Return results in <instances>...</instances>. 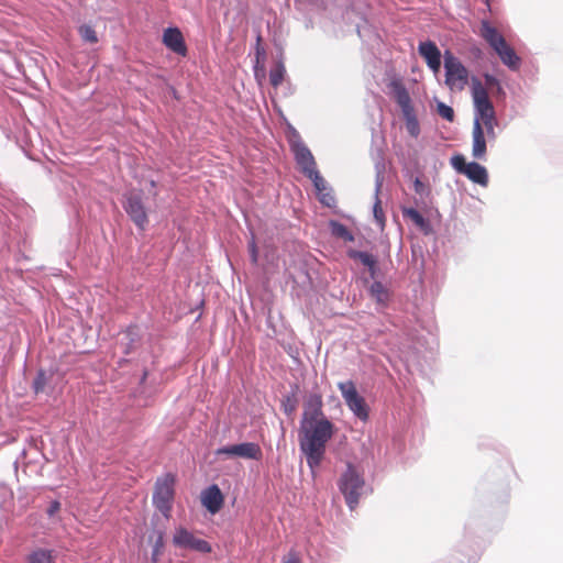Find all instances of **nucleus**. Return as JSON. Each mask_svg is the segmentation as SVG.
Masks as SVG:
<instances>
[{"label": "nucleus", "instance_id": "2f4dec72", "mask_svg": "<svg viewBox=\"0 0 563 563\" xmlns=\"http://www.w3.org/2000/svg\"><path fill=\"white\" fill-rule=\"evenodd\" d=\"M318 199L325 207H333L335 205V198L331 194V189L318 194Z\"/></svg>", "mask_w": 563, "mask_h": 563}, {"label": "nucleus", "instance_id": "79ce46f5", "mask_svg": "<svg viewBox=\"0 0 563 563\" xmlns=\"http://www.w3.org/2000/svg\"><path fill=\"white\" fill-rule=\"evenodd\" d=\"M368 271H369V274H371V277L374 278L375 275H376V269H377V266H376V261L374 262V266L372 267H367Z\"/></svg>", "mask_w": 563, "mask_h": 563}, {"label": "nucleus", "instance_id": "a878e982", "mask_svg": "<svg viewBox=\"0 0 563 563\" xmlns=\"http://www.w3.org/2000/svg\"><path fill=\"white\" fill-rule=\"evenodd\" d=\"M306 177L312 181L317 194H321L322 191H327L328 189H330L328 183L320 175L318 169H316L311 174H308Z\"/></svg>", "mask_w": 563, "mask_h": 563}, {"label": "nucleus", "instance_id": "9b49d317", "mask_svg": "<svg viewBox=\"0 0 563 563\" xmlns=\"http://www.w3.org/2000/svg\"><path fill=\"white\" fill-rule=\"evenodd\" d=\"M217 455L236 456L246 460H260L262 457V450L257 443L243 442L219 448L217 450Z\"/></svg>", "mask_w": 563, "mask_h": 563}, {"label": "nucleus", "instance_id": "7ed1b4c3", "mask_svg": "<svg viewBox=\"0 0 563 563\" xmlns=\"http://www.w3.org/2000/svg\"><path fill=\"white\" fill-rule=\"evenodd\" d=\"M338 486L350 510H354L360 498L371 492L362 474L351 463L347 464L345 472L341 475Z\"/></svg>", "mask_w": 563, "mask_h": 563}, {"label": "nucleus", "instance_id": "20e7f679", "mask_svg": "<svg viewBox=\"0 0 563 563\" xmlns=\"http://www.w3.org/2000/svg\"><path fill=\"white\" fill-rule=\"evenodd\" d=\"M445 85L451 90L462 91L468 84V70L450 51L444 55Z\"/></svg>", "mask_w": 563, "mask_h": 563}, {"label": "nucleus", "instance_id": "0eeeda50", "mask_svg": "<svg viewBox=\"0 0 563 563\" xmlns=\"http://www.w3.org/2000/svg\"><path fill=\"white\" fill-rule=\"evenodd\" d=\"M173 498L174 477L167 474L156 481L153 493V504L165 518H169L170 516Z\"/></svg>", "mask_w": 563, "mask_h": 563}, {"label": "nucleus", "instance_id": "f257e3e1", "mask_svg": "<svg viewBox=\"0 0 563 563\" xmlns=\"http://www.w3.org/2000/svg\"><path fill=\"white\" fill-rule=\"evenodd\" d=\"M334 431L335 427L329 419L300 422L299 446L312 472L320 466Z\"/></svg>", "mask_w": 563, "mask_h": 563}, {"label": "nucleus", "instance_id": "a19ab883", "mask_svg": "<svg viewBox=\"0 0 563 563\" xmlns=\"http://www.w3.org/2000/svg\"><path fill=\"white\" fill-rule=\"evenodd\" d=\"M285 412L291 413L295 410V404H290L289 399L284 404Z\"/></svg>", "mask_w": 563, "mask_h": 563}, {"label": "nucleus", "instance_id": "39448f33", "mask_svg": "<svg viewBox=\"0 0 563 563\" xmlns=\"http://www.w3.org/2000/svg\"><path fill=\"white\" fill-rule=\"evenodd\" d=\"M450 163L456 173L466 176L474 184L487 187L489 178L485 166L477 162L466 163L465 157L462 154L453 155Z\"/></svg>", "mask_w": 563, "mask_h": 563}, {"label": "nucleus", "instance_id": "6ab92c4d", "mask_svg": "<svg viewBox=\"0 0 563 563\" xmlns=\"http://www.w3.org/2000/svg\"><path fill=\"white\" fill-rule=\"evenodd\" d=\"M383 180H384L383 173H382V170L377 169L376 179H375V202L373 206V213H374L375 220L377 221V223L379 225H383L384 221H385L384 212H383V209L380 206V200L378 198V194L383 186Z\"/></svg>", "mask_w": 563, "mask_h": 563}, {"label": "nucleus", "instance_id": "1a4fd4ad", "mask_svg": "<svg viewBox=\"0 0 563 563\" xmlns=\"http://www.w3.org/2000/svg\"><path fill=\"white\" fill-rule=\"evenodd\" d=\"M395 99L401 109L408 133L412 137H418L420 134V124L408 91L404 87H398L396 89Z\"/></svg>", "mask_w": 563, "mask_h": 563}, {"label": "nucleus", "instance_id": "6e6552de", "mask_svg": "<svg viewBox=\"0 0 563 563\" xmlns=\"http://www.w3.org/2000/svg\"><path fill=\"white\" fill-rule=\"evenodd\" d=\"M338 388L349 409L362 421L368 419V407L352 380L340 382Z\"/></svg>", "mask_w": 563, "mask_h": 563}, {"label": "nucleus", "instance_id": "ea45409f", "mask_svg": "<svg viewBox=\"0 0 563 563\" xmlns=\"http://www.w3.org/2000/svg\"><path fill=\"white\" fill-rule=\"evenodd\" d=\"M260 42H261V36H257V45H256V60L257 62L260 60L261 57L265 56V51H264V48L261 47Z\"/></svg>", "mask_w": 563, "mask_h": 563}, {"label": "nucleus", "instance_id": "393cba45", "mask_svg": "<svg viewBox=\"0 0 563 563\" xmlns=\"http://www.w3.org/2000/svg\"><path fill=\"white\" fill-rule=\"evenodd\" d=\"M331 230H332L333 235L341 238L344 241H349V242L354 241L353 234L349 231V229L344 224H342L340 222L332 221Z\"/></svg>", "mask_w": 563, "mask_h": 563}, {"label": "nucleus", "instance_id": "4468645a", "mask_svg": "<svg viewBox=\"0 0 563 563\" xmlns=\"http://www.w3.org/2000/svg\"><path fill=\"white\" fill-rule=\"evenodd\" d=\"M322 407V396L319 393H310L305 400L301 422L328 419L323 413Z\"/></svg>", "mask_w": 563, "mask_h": 563}, {"label": "nucleus", "instance_id": "2eb2a0df", "mask_svg": "<svg viewBox=\"0 0 563 563\" xmlns=\"http://www.w3.org/2000/svg\"><path fill=\"white\" fill-rule=\"evenodd\" d=\"M418 53L426 60L427 66L434 73H439L441 68V52L434 42L428 40L420 42Z\"/></svg>", "mask_w": 563, "mask_h": 563}, {"label": "nucleus", "instance_id": "c756f323", "mask_svg": "<svg viewBox=\"0 0 563 563\" xmlns=\"http://www.w3.org/2000/svg\"><path fill=\"white\" fill-rule=\"evenodd\" d=\"M437 111H438V114L441 118L445 119L446 121L452 122L454 120L453 109L450 106L445 104L444 102L439 101L437 103Z\"/></svg>", "mask_w": 563, "mask_h": 563}, {"label": "nucleus", "instance_id": "412c9836", "mask_svg": "<svg viewBox=\"0 0 563 563\" xmlns=\"http://www.w3.org/2000/svg\"><path fill=\"white\" fill-rule=\"evenodd\" d=\"M369 294L378 305L385 306L390 297L389 290L380 282H374L369 287Z\"/></svg>", "mask_w": 563, "mask_h": 563}, {"label": "nucleus", "instance_id": "473e14b6", "mask_svg": "<svg viewBox=\"0 0 563 563\" xmlns=\"http://www.w3.org/2000/svg\"><path fill=\"white\" fill-rule=\"evenodd\" d=\"M163 547H164V536H163V532H159L158 537L154 543V547H153V552H152L153 563L156 562L157 556L161 554Z\"/></svg>", "mask_w": 563, "mask_h": 563}, {"label": "nucleus", "instance_id": "f8f14e48", "mask_svg": "<svg viewBox=\"0 0 563 563\" xmlns=\"http://www.w3.org/2000/svg\"><path fill=\"white\" fill-rule=\"evenodd\" d=\"M124 209L135 225L144 230L148 220L145 207L139 195H130L124 202Z\"/></svg>", "mask_w": 563, "mask_h": 563}, {"label": "nucleus", "instance_id": "a211bd4d", "mask_svg": "<svg viewBox=\"0 0 563 563\" xmlns=\"http://www.w3.org/2000/svg\"><path fill=\"white\" fill-rule=\"evenodd\" d=\"M487 152L486 135L478 121L473 122L472 156L476 159H485Z\"/></svg>", "mask_w": 563, "mask_h": 563}, {"label": "nucleus", "instance_id": "9d476101", "mask_svg": "<svg viewBox=\"0 0 563 563\" xmlns=\"http://www.w3.org/2000/svg\"><path fill=\"white\" fill-rule=\"evenodd\" d=\"M173 544L176 548L184 550H191L200 553L211 552V545L207 541L195 537V534L185 527H177L175 529Z\"/></svg>", "mask_w": 563, "mask_h": 563}, {"label": "nucleus", "instance_id": "bb28decb", "mask_svg": "<svg viewBox=\"0 0 563 563\" xmlns=\"http://www.w3.org/2000/svg\"><path fill=\"white\" fill-rule=\"evenodd\" d=\"M78 32L84 42L89 44H96L98 42L97 33L91 25H80Z\"/></svg>", "mask_w": 563, "mask_h": 563}, {"label": "nucleus", "instance_id": "423d86ee", "mask_svg": "<svg viewBox=\"0 0 563 563\" xmlns=\"http://www.w3.org/2000/svg\"><path fill=\"white\" fill-rule=\"evenodd\" d=\"M289 145L290 150L295 156V161L300 169V172L307 176L317 169V163L311 151L308 146L302 142L299 133L291 129V134L289 136Z\"/></svg>", "mask_w": 563, "mask_h": 563}, {"label": "nucleus", "instance_id": "c9c22d12", "mask_svg": "<svg viewBox=\"0 0 563 563\" xmlns=\"http://www.w3.org/2000/svg\"><path fill=\"white\" fill-rule=\"evenodd\" d=\"M60 509V503L58 500L51 501L47 508L48 517H54Z\"/></svg>", "mask_w": 563, "mask_h": 563}, {"label": "nucleus", "instance_id": "ddd939ff", "mask_svg": "<svg viewBox=\"0 0 563 563\" xmlns=\"http://www.w3.org/2000/svg\"><path fill=\"white\" fill-rule=\"evenodd\" d=\"M472 97L474 103V117L494 109L487 90L477 77L472 78Z\"/></svg>", "mask_w": 563, "mask_h": 563}, {"label": "nucleus", "instance_id": "aec40b11", "mask_svg": "<svg viewBox=\"0 0 563 563\" xmlns=\"http://www.w3.org/2000/svg\"><path fill=\"white\" fill-rule=\"evenodd\" d=\"M140 340L139 330L136 327H129L120 339V345L123 349L125 354H129L132 350L135 349L137 342Z\"/></svg>", "mask_w": 563, "mask_h": 563}, {"label": "nucleus", "instance_id": "4be33fe9", "mask_svg": "<svg viewBox=\"0 0 563 563\" xmlns=\"http://www.w3.org/2000/svg\"><path fill=\"white\" fill-rule=\"evenodd\" d=\"M26 563H54L53 551L38 548L27 555Z\"/></svg>", "mask_w": 563, "mask_h": 563}, {"label": "nucleus", "instance_id": "cd10ccee", "mask_svg": "<svg viewBox=\"0 0 563 563\" xmlns=\"http://www.w3.org/2000/svg\"><path fill=\"white\" fill-rule=\"evenodd\" d=\"M349 256L351 258L358 260L366 267L374 266V262L376 261V258L372 254L363 251H349Z\"/></svg>", "mask_w": 563, "mask_h": 563}, {"label": "nucleus", "instance_id": "f03ea898", "mask_svg": "<svg viewBox=\"0 0 563 563\" xmlns=\"http://www.w3.org/2000/svg\"><path fill=\"white\" fill-rule=\"evenodd\" d=\"M481 36L488 43L500 58L501 63L510 70H518L521 65V58L515 49L509 46L505 37L488 21H482L479 29Z\"/></svg>", "mask_w": 563, "mask_h": 563}, {"label": "nucleus", "instance_id": "f3484780", "mask_svg": "<svg viewBox=\"0 0 563 563\" xmlns=\"http://www.w3.org/2000/svg\"><path fill=\"white\" fill-rule=\"evenodd\" d=\"M163 43L178 55L185 56L187 53L184 36L177 27H168L164 31Z\"/></svg>", "mask_w": 563, "mask_h": 563}, {"label": "nucleus", "instance_id": "4c0bfd02", "mask_svg": "<svg viewBox=\"0 0 563 563\" xmlns=\"http://www.w3.org/2000/svg\"><path fill=\"white\" fill-rule=\"evenodd\" d=\"M413 187L417 194L422 195L424 190V184L417 177L413 181Z\"/></svg>", "mask_w": 563, "mask_h": 563}, {"label": "nucleus", "instance_id": "37998d69", "mask_svg": "<svg viewBox=\"0 0 563 563\" xmlns=\"http://www.w3.org/2000/svg\"><path fill=\"white\" fill-rule=\"evenodd\" d=\"M150 185H151L152 188H154L156 186V183L154 180H151Z\"/></svg>", "mask_w": 563, "mask_h": 563}, {"label": "nucleus", "instance_id": "7c9ffc66", "mask_svg": "<svg viewBox=\"0 0 563 563\" xmlns=\"http://www.w3.org/2000/svg\"><path fill=\"white\" fill-rule=\"evenodd\" d=\"M478 121V123L483 126V124H485L486 122H496L497 119H496V114H495V110H489L487 112H483L482 114L479 115H475L474 117V122Z\"/></svg>", "mask_w": 563, "mask_h": 563}, {"label": "nucleus", "instance_id": "72a5a7b5", "mask_svg": "<svg viewBox=\"0 0 563 563\" xmlns=\"http://www.w3.org/2000/svg\"><path fill=\"white\" fill-rule=\"evenodd\" d=\"M249 252H250V257H251L252 264L256 265L257 261H258V250H257L255 239L253 235H252L251 241L249 242Z\"/></svg>", "mask_w": 563, "mask_h": 563}, {"label": "nucleus", "instance_id": "f704fd0d", "mask_svg": "<svg viewBox=\"0 0 563 563\" xmlns=\"http://www.w3.org/2000/svg\"><path fill=\"white\" fill-rule=\"evenodd\" d=\"M496 125H497V121L496 122H486L485 124H483L485 135L487 136L488 140L496 139V132H495Z\"/></svg>", "mask_w": 563, "mask_h": 563}, {"label": "nucleus", "instance_id": "58836bf2", "mask_svg": "<svg viewBox=\"0 0 563 563\" xmlns=\"http://www.w3.org/2000/svg\"><path fill=\"white\" fill-rule=\"evenodd\" d=\"M283 563H301L298 555L295 553V552H290L287 556V559H285L283 561Z\"/></svg>", "mask_w": 563, "mask_h": 563}, {"label": "nucleus", "instance_id": "b1692460", "mask_svg": "<svg viewBox=\"0 0 563 563\" xmlns=\"http://www.w3.org/2000/svg\"><path fill=\"white\" fill-rule=\"evenodd\" d=\"M286 69L283 63H277L269 71V81L273 87H278L285 77Z\"/></svg>", "mask_w": 563, "mask_h": 563}, {"label": "nucleus", "instance_id": "5701e85b", "mask_svg": "<svg viewBox=\"0 0 563 563\" xmlns=\"http://www.w3.org/2000/svg\"><path fill=\"white\" fill-rule=\"evenodd\" d=\"M404 216L409 218L420 230L428 233L430 230L429 222L415 208H406L402 211Z\"/></svg>", "mask_w": 563, "mask_h": 563}, {"label": "nucleus", "instance_id": "c85d7f7f", "mask_svg": "<svg viewBox=\"0 0 563 563\" xmlns=\"http://www.w3.org/2000/svg\"><path fill=\"white\" fill-rule=\"evenodd\" d=\"M48 379L49 377L45 371L40 369L37 372V375L33 380V389L35 394L44 393L46 390Z\"/></svg>", "mask_w": 563, "mask_h": 563}, {"label": "nucleus", "instance_id": "e433bc0d", "mask_svg": "<svg viewBox=\"0 0 563 563\" xmlns=\"http://www.w3.org/2000/svg\"><path fill=\"white\" fill-rule=\"evenodd\" d=\"M484 78H485V82L487 86H489V87L499 86V81L495 76H493L490 74H485Z\"/></svg>", "mask_w": 563, "mask_h": 563}, {"label": "nucleus", "instance_id": "dca6fc26", "mask_svg": "<svg viewBox=\"0 0 563 563\" xmlns=\"http://www.w3.org/2000/svg\"><path fill=\"white\" fill-rule=\"evenodd\" d=\"M201 504L212 515L220 511L223 505V495L218 485H210L202 490Z\"/></svg>", "mask_w": 563, "mask_h": 563}]
</instances>
